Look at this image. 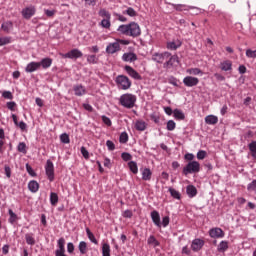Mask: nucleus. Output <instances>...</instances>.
I'll return each mask as SVG.
<instances>
[{
  "instance_id": "33",
  "label": "nucleus",
  "mask_w": 256,
  "mask_h": 256,
  "mask_svg": "<svg viewBox=\"0 0 256 256\" xmlns=\"http://www.w3.org/2000/svg\"><path fill=\"white\" fill-rule=\"evenodd\" d=\"M50 203H51V205H53V207H55V205H57V203H59V196L57 195V193L51 192Z\"/></svg>"
},
{
  "instance_id": "46",
  "label": "nucleus",
  "mask_w": 256,
  "mask_h": 256,
  "mask_svg": "<svg viewBox=\"0 0 256 256\" xmlns=\"http://www.w3.org/2000/svg\"><path fill=\"white\" fill-rule=\"evenodd\" d=\"M169 192L174 199H181V193H179V191L169 188Z\"/></svg>"
},
{
  "instance_id": "27",
  "label": "nucleus",
  "mask_w": 256,
  "mask_h": 256,
  "mask_svg": "<svg viewBox=\"0 0 256 256\" xmlns=\"http://www.w3.org/2000/svg\"><path fill=\"white\" fill-rule=\"evenodd\" d=\"M173 115H174V118L177 119L178 121H183L185 119V114L183 113V111L179 109H175L173 111Z\"/></svg>"
},
{
  "instance_id": "31",
  "label": "nucleus",
  "mask_w": 256,
  "mask_h": 256,
  "mask_svg": "<svg viewBox=\"0 0 256 256\" xmlns=\"http://www.w3.org/2000/svg\"><path fill=\"white\" fill-rule=\"evenodd\" d=\"M128 167H129L130 171L134 173V175H137V173H139V168L137 167V162L130 161L128 163Z\"/></svg>"
},
{
  "instance_id": "13",
  "label": "nucleus",
  "mask_w": 256,
  "mask_h": 256,
  "mask_svg": "<svg viewBox=\"0 0 256 256\" xmlns=\"http://www.w3.org/2000/svg\"><path fill=\"white\" fill-rule=\"evenodd\" d=\"M35 6H28L22 10V16L24 19H31L35 15Z\"/></svg>"
},
{
  "instance_id": "47",
  "label": "nucleus",
  "mask_w": 256,
  "mask_h": 256,
  "mask_svg": "<svg viewBox=\"0 0 256 256\" xmlns=\"http://www.w3.org/2000/svg\"><path fill=\"white\" fill-rule=\"evenodd\" d=\"M127 141H129V135L127 134V132H122L120 134L119 142L120 143H127Z\"/></svg>"
},
{
  "instance_id": "41",
  "label": "nucleus",
  "mask_w": 256,
  "mask_h": 256,
  "mask_svg": "<svg viewBox=\"0 0 256 256\" xmlns=\"http://www.w3.org/2000/svg\"><path fill=\"white\" fill-rule=\"evenodd\" d=\"M189 75H203V71L199 68H190L187 70Z\"/></svg>"
},
{
  "instance_id": "22",
  "label": "nucleus",
  "mask_w": 256,
  "mask_h": 256,
  "mask_svg": "<svg viewBox=\"0 0 256 256\" xmlns=\"http://www.w3.org/2000/svg\"><path fill=\"white\" fill-rule=\"evenodd\" d=\"M152 175H153V172H151V169L144 168L142 170V180L143 181H151Z\"/></svg>"
},
{
  "instance_id": "54",
  "label": "nucleus",
  "mask_w": 256,
  "mask_h": 256,
  "mask_svg": "<svg viewBox=\"0 0 256 256\" xmlns=\"http://www.w3.org/2000/svg\"><path fill=\"white\" fill-rule=\"evenodd\" d=\"M26 171L31 175V177H36L37 173H35V170L31 167V165L26 164Z\"/></svg>"
},
{
  "instance_id": "19",
  "label": "nucleus",
  "mask_w": 256,
  "mask_h": 256,
  "mask_svg": "<svg viewBox=\"0 0 256 256\" xmlns=\"http://www.w3.org/2000/svg\"><path fill=\"white\" fill-rule=\"evenodd\" d=\"M38 64H40V68L42 67L43 69H49V67L53 65V59L44 58L40 62H38Z\"/></svg>"
},
{
  "instance_id": "50",
  "label": "nucleus",
  "mask_w": 256,
  "mask_h": 256,
  "mask_svg": "<svg viewBox=\"0 0 256 256\" xmlns=\"http://www.w3.org/2000/svg\"><path fill=\"white\" fill-rule=\"evenodd\" d=\"M9 43H11V37L0 38V47H3V45H9Z\"/></svg>"
},
{
  "instance_id": "42",
  "label": "nucleus",
  "mask_w": 256,
  "mask_h": 256,
  "mask_svg": "<svg viewBox=\"0 0 256 256\" xmlns=\"http://www.w3.org/2000/svg\"><path fill=\"white\" fill-rule=\"evenodd\" d=\"M101 27H103L104 29H109L111 27V19L109 18H104L101 23H100Z\"/></svg>"
},
{
  "instance_id": "12",
  "label": "nucleus",
  "mask_w": 256,
  "mask_h": 256,
  "mask_svg": "<svg viewBox=\"0 0 256 256\" xmlns=\"http://www.w3.org/2000/svg\"><path fill=\"white\" fill-rule=\"evenodd\" d=\"M175 63H179V56L178 55H171L168 60L163 64L164 69H171Z\"/></svg>"
},
{
  "instance_id": "8",
  "label": "nucleus",
  "mask_w": 256,
  "mask_h": 256,
  "mask_svg": "<svg viewBox=\"0 0 256 256\" xmlns=\"http://www.w3.org/2000/svg\"><path fill=\"white\" fill-rule=\"evenodd\" d=\"M209 236L212 239H223L225 237V232L221 228H212L209 230Z\"/></svg>"
},
{
  "instance_id": "10",
  "label": "nucleus",
  "mask_w": 256,
  "mask_h": 256,
  "mask_svg": "<svg viewBox=\"0 0 256 256\" xmlns=\"http://www.w3.org/2000/svg\"><path fill=\"white\" fill-rule=\"evenodd\" d=\"M119 51H121V44H119V41L110 43L106 47V53H109L110 55H113L114 53H117Z\"/></svg>"
},
{
  "instance_id": "64",
  "label": "nucleus",
  "mask_w": 256,
  "mask_h": 256,
  "mask_svg": "<svg viewBox=\"0 0 256 256\" xmlns=\"http://www.w3.org/2000/svg\"><path fill=\"white\" fill-rule=\"evenodd\" d=\"M169 221H170L169 216L163 217V219H162L163 227H167V225H169Z\"/></svg>"
},
{
  "instance_id": "60",
  "label": "nucleus",
  "mask_w": 256,
  "mask_h": 256,
  "mask_svg": "<svg viewBox=\"0 0 256 256\" xmlns=\"http://www.w3.org/2000/svg\"><path fill=\"white\" fill-rule=\"evenodd\" d=\"M248 191H256V180H253L250 184L247 186Z\"/></svg>"
},
{
  "instance_id": "17",
  "label": "nucleus",
  "mask_w": 256,
  "mask_h": 256,
  "mask_svg": "<svg viewBox=\"0 0 256 256\" xmlns=\"http://www.w3.org/2000/svg\"><path fill=\"white\" fill-rule=\"evenodd\" d=\"M38 69H40L39 62H30L26 66L25 71H26V73H33L34 71H38Z\"/></svg>"
},
{
  "instance_id": "44",
  "label": "nucleus",
  "mask_w": 256,
  "mask_h": 256,
  "mask_svg": "<svg viewBox=\"0 0 256 256\" xmlns=\"http://www.w3.org/2000/svg\"><path fill=\"white\" fill-rule=\"evenodd\" d=\"M176 127H177V124L175 123V121L169 120L167 122V126H166L167 131H175Z\"/></svg>"
},
{
  "instance_id": "58",
  "label": "nucleus",
  "mask_w": 256,
  "mask_h": 256,
  "mask_svg": "<svg viewBox=\"0 0 256 256\" xmlns=\"http://www.w3.org/2000/svg\"><path fill=\"white\" fill-rule=\"evenodd\" d=\"M102 121L105 125H107V127H111L112 125V122H111V119L107 116H102Z\"/></svg>"
},
{
  "instance_id": "5",
  "label": "nucleus",
  "mask_w": 256,
  "mask_h": 256,
  "mask_svg": "<svg viewBox=\"0 0 256 256\" xmlns=\"http://www.w3.org/2000/svg\"><path fill=\"white\" fill-rule=\"evenodd\" d=\"M169 57H171V53L169 52H164V53H154L152 55V61H155L156 63H165V61H167V59H169Z\"/></svg>"
},
{
  "instance_id": "38",
  "label": "nucleus",
  "mask_w": 256,
  "mask_h": 256,
  "mask_svg": "<svg viewBox=\"0 0 256 256\" xmlns=\"http://www.w3.org/2000/svg\"><path fill=\"white\" fill-rule=\"evenodd\" d=\"M249 151L252 153V157H254V159H256V141H252L249 145H248Z\"/></svg>"
},
{
  "instance_id": "2",
  "label": "nucleus",
  "mask_w": 256,
  "mask_h": 256,
  "mask_svg": "<svg viewBox=\"0 0 256 256\" xmlns=\"http://www.w3.org/2000/svg\"><path fill=\"white\" fill-rule=\"evenodd\" d=\"M120 105L122 107H125L126 109H133L135 107V103L137 101V96L133 94H123L120 99Z\"/></svg>"
},
{
  "instance_id": "1",
  "label": "nucleus",
  "mask_w": 256,
  "mask_h": 256,
  "mask_svg": "<svg viewBox=\"0 0 256 256\" xmlns=\"http://www.w3.org/2000/svg\"><path fill=\"white\" fill-rule=\"evenodd\" d=\"M118 32L128 37H139L141 35V27L136 22L122 24L118 27Z\"/></svg>"
},
{
  "instance_id": "51",
  "label": "nucleus",
  "mask_w": 256,
  "mask_h": 256,
  "mask_svg": "<svg viewBox=\"0 0 256 256\" xmlns=\"http://www.w3.org/2000/svg\"><path fill=\"white\" fill-rule=\"evenodd\" d=\"M60 141L61 143H70L71 140L69 139V135L67 133H63L61 136H60Z\"/></svg>"
},
{
  "instance_id": "15",
  "label": "nucleus",
  "mask_w": 256,
  "mask_h": 256,
  "mask_svg": "<svg viewBox=\"0 0 256 256\" xmlns=\"http://www.w3.org/2000/svg\"><path fill=\"white\" fill-rule=\"evenodd\" d=\"M125 71L130 77H132V79H136V81H141L142 77L139 75V72L133 69V67L125 66Z\"/></svg>"
},
{
  "instance_id": "7",
  "label": "nucleus",
  "mask_w": 256,
  "mask_h": 256,
  "mask_svg": "<svg viewBox=\"0 0 256 256\" xmlns=\"http://www.w3.org/2000/svg\"><path fill=\"white\" fill-rule=\"evenodd\" d=\"M46 175L49 181H54L55 179V167L53 166V162L51 160H47L45 166Z\"/></svg>"
},
{
  "instance_id": "18",
  "label": "nucleus",
  "mask_w": 256,
  "mask_h": 256,
  "mask_svg": "<svg viewBox=\"0 0 256 256\" xmlns=\"http://www.w3.org/2000/svg\"><path fill=\"white\" fill-rule=\"evenodd\" d=\"M151 219L156 227H161V216L156 210L151 212Z\"/></svg>"
},
{
  "instance_id": "30",
  "label": "nucleus",
  "mask_w": 256,
  "mask_h": 256,
  "mask_svg": "<svg viewBox=\"0 0 256 256\" xmlns=\"http://www.w3.org/2000/svg\"><path fill=\"white\" fill-rule=\"evenodd\" d=\"M181 47V42H168L167 43V49H170L171 51H177Z\"/></svg>"
},
{
  "instance_id": "37",
  "label": "nucleus",
  "mask_w": 256,
  "mask_h": 256,
  "mask_svg": "<svg viewBox=\"0 0 256 256\" xmlns=\"http://www.w3.org/2000/svg\"><path fill=\"white\" fill-rule=\"evenodd\" d=\"M147 243L148 245H153V247H159V245H161L155 236H150L147 240Z\"/></svg>"
},
{
  "instance_id": "29",
  "label": "nucleus",
  "mask_w": 256,
  "mask_h": 256,
  "mask_svg": "<svg viewBox=\"0 0 256 256\" xmlns=\"http://www.w3.org/2000/svg\"><path fill=\"white\" fill-rule=\"evenodd\" d=\"M86 233H87V237H88V239H90L91 243H94V245H99L97 238H95V235L93 234V232H91V230L89 228H86Z\"/></svg>"
},
{
  "instance_id": "43",
  "label": "nucleus",
  "mask_w": 256,
  "mask_h": 256,
  "mask_svg": "<svg viewBox=\"0 0 256 256\" xmlns=\"http://www.w3.org/2000/svg\"><path fill=\"white\" fill-rule=\"evenodd\" d=\"M176 11H187V5L185 4H171Z\"/></svg>"
},
{
  "instance_id": "35",
  "label": "nucleus",
  "mask_w": 256,
  "mask_h": 256,
  "mask_svg": "<svg viewBox=\"0 0 256 256\" xmlns=\"http://www.w3.org/2000/svg\"><path fill=\"white\" fill-rule=\"evenodd\" d=\"M78 249L81 255H85L87 253V242L81 241L78 245Z\"/></svg>"
},
{
  "instance_id": "9",
  "label": "nucleus",
  "mask_w": 256,
  "mask_h": 256,
  "mask_svg": "<svg viewBox=\"0 0 256 256\" xmlns=\"http://www.w3.org/2000/svg\"><path fill=\"white\" fill-rule=\"evenodd\" d=\"M183 83L186 87H197V85H199V78L192 77V76H186L183 79Z\"/></svg>"
},
{
  "instance_id": "52",
  "label": "nucleus",
  "mask_w": 256,
  "mask_h": 256,
  "mask_svg": "<svg viewBox=\"0 0 256 256\" xmlns=\"http://www.w3.org/2000/svg\"><path fill=\"white\" fill-rule=\"evenodd\" d=\"M121 158L123 159V161H131L133 159V156L128 152H124L121 154Z\"/></svg>"
},
{
  "instance_id": "48",
  "label": "nucleus",
  "mask_w": 256,
  "mask_h": 256,
  "mask_svg": "<svg viewBox=\"0 0 256 256\" xmlns=\"http://www.w3.org/2000/svg\"><path fill=\"white\" fill-rule=\"evenodd\" d=\"M246 57H248L249 59H256V50L247 49Z\"/></svg>"
},
{
  "instance_id": "34",
  "label": "nucleus",
  "mask_w": 256,
  "mask_h": 256,
  "mask_svg": "<svg viewBox=\"0 0 256 256\" xmlns=\"http://www.w3.org/2000/svg\"><path fill=\"white\" fill-rule=\"evenodd\" d=\"M17 151L23 153V155H27V144H25V142H20L17 146Z\"/></svg>"
},
{
  "instance_id": "4",
  "label": "nucleus",
  "mask_w": 256,
  "mask_h": 256,
  "mask_svg": "<svg viewBox=\"0 0 256 256\" xmlns=\"http://www.w3.org/2000/svg\"><path fill=\"white\" fill-rule=\"evenodd\" d=\"M116 84L119 89L123 91H127V89H131V80L129 77L125 75H119L116 77Z\"/></svg>"
},
{
  "instance_id": "3",
  "label": "nucleus",
  "mask_w": 256,
  "mask_h": 256,
  "mask_svg": "<svg viewBox=\"0 0 256 256\" xmlns=\"http://www.w3.org/2000/svg\"><path fill=\"white\" fill-rule=\"evenodd\" d=\"M199 171H201V164L197 161H191L183 168L182 173L187 177V175L199 173Z\"/></svg>"
},
{
  "instance_id": "39",
  "label": "nucleus",
  "mask_w": 256,
  "mask_h": 256,
  "mask_svg": "<svg viewBox=\"0 0 256 256\" xmlns=\"http://www.w3.org/2000/svg\"><path fill=\"white\" fill-rule=\"evenodd\" d=\"M25 239L27 245H35V238L33 237V234L27 233L25 234Z\"/></svg>"
},
{
  "instance_id": "40",
  "label": "nucleus",
  "mask_w": 256,
  "mask_h": 256,
  "mask_svg": "<svg viewBox=\"0 0 256 256\" xmlns=\"http://www.w3.org/2000/svg\"><path fill=\"white\" fill-rule=\"evenodd\" d=\"M99 17H104L105 19H111V13L106 9H100L98 12Z\"/></svg>"
},
{
  "instance_id": "36",
  "label": "nucleus",
  "mask_w": 256,
  "mask_h": 256,
  "mask_svg": "<svg viewBox=\"0 0 256 256\" xmlns=\"http://www.w3.org/2000/svg\"><path fill=\"white\" fill-rule=\"evenodd\" d=\"M2 30L5 31V33H9L11 29H13V22L8 21L2 24Z\"/></svg>"
},
{
  "instance_id": "21",
  "label": "nucleus",
  "mask_w": 256,
  "mask_h": 256,
  "mask_svg": "<svg viewBox=\"0 0 256 256\" xmlns=\"http://www.w3.org/2000/svg\"><path fill=\"white\" fill-rule=\"evenodd\" d=\"M220 69L222 71H231L233 69V63L230 60H225L220 63Z\"/></svg>"
},
{
  "instance_id": "14",
  "label": "nucleus",
  "mask_w": 256,
  "mask_h": 256,
  "mask_svg": "<svg viewBox=\"0 0 256 256\" xmlns=\"http://www.w3.org/2000/svg\"><path fill=\"white\" fill-rule=\"evenodd\" d=\"M55 256H66L65 255V238L58 240V249L55 251Z\"/></svg>"
},
{
  "instance_id": "55",
  "label": "nucleus",
  "mask_w": 256,
  "mask_h": 256,
  "mask_svg": "<svg viewBox=\"0 0 256 256\" xmlns=\"http://www.w3.org/2000/svg\"><path fill=\"white\" fill-rule=\"evenodd\" d=\"M205 157H207V152L205 150L198 151L197 159L203 160V159H205Z\"/></svg>"
},
{
  "instance_id": "59",
  "label": "nucleus",
  "mask_w": 256,
  "mask_h": 256,
  "mask_svg": "<svg viewBox=\"0 0 256 256\" xmlns=\"http://www.w3.org/2000/svg\"><path fill=\"white\" fill-rule=\"evenodd\" d=\"M122 215L125 219H131L133 217V211L125 210Z\"/></svg>"
},
{
  "instance_id": "6",
  "label": "nucleus",
  "mask_w": 256,
  "mask_h": 256,
  "mask_svg": "<svg viewBox=\"0 0 256 256\" xmlns=\"http://www.w3.org/2000/svg\"><path fill=\"white\" fill-rule=\"evenodd\" d=\"M64 59H81L83 57V52L79 49L75 48L71 51L67 52L66 54H61Z\"/></svg>"
},
{
  "instance_id": "56",
  "label": "nucleus",
  "mask_w": 256,
  "mask_h": 256,
  "mask_svg": "<svg viewBox=\"0 0 256 256\" xmlns=\"http://www.w3.org/2000/svg\"><path fill=\"white\" fill-rule=\"evenodd\" d=\"M106 146L109 151H115V143H113V141L111 140L106 141Z\"/></svg>"
},
{
  "instance_id": "28",
  "label": "nucleus",
  "mask_w": 256,
  "mask_h": 256,
  "mask_svg": "<svg viewBox=\"0 0 256 256\" xmlns=\"http://www.w3.org/2000/svg\"><path fill=\"white\" fill-rule=\"evenodd\" d=\"M229 249V242L227 241H221L220 244L218 245V251L219 253H225Z\"/></svg>"
},
{
  "instance_id": "23",
  "label": "nucleus",
  "mask_w": 256,
  "mask_h": 256,
  "mask_svg": "<svg viewBox=\"0 0 256 256\" xmlns=\"http://www.w3.org/2000/svg\"><path fill=\"white\" fill-rule=\"evenodd\" d=\"M28 189L31 193H37L39 191V183L35 180H32L28 183Z\"/></svg>"
},
{
  "instance_id": "11",
  "label": "nucleus",
  "mask_w": 256,
  "mask_h": 256,
  "mask_svg": "<svg viewBox=\"0 0 256 256\" xmlns=\"http://www.w3.org/2000/svg\"><path fill=\"white\" fill-rule=\"evenodd\" d=\"M205 245V241L201 240L199 238H196L192 241L191 249L194 252L201 251L203 249V246Z\"/></svg>"
},
{
  "instance_id": "16",
  "label": "nucleus",
  "mask_w": 256,
  "mask_h": 256,
  "mask_svg": "<svg viewBox=\"0 0 256 256\" xmlns=\"http://www.w3.org/2000/svg\"><path fill=\"white\" fill-rule=\"evenodd\" d=\"M137 54L133 52L124 53L122 56V60L126 63H134V61H137Z\"/></svg>"
},
{
  "instance_id": "24",
  "label": "nucleus",
  "mask_w": 256,
  "mask_h": 256,
  "mask_svg": "<svg viewBox=\"0 0 256 256\" xmlns=\"http://www.w3.org/2000/svg\"><path fill=\"white\" fill-rule=\"evenodd\" d=\"M186 193L188 197L193 198L197 195V188L193 185H188L186 187Z\"/></svg>"
},
{
  "instance_id": "32",
  "label": "nucleus",
  "mask_w": 256,
  "mask_h": 256,
  "mask_svg": "<svg viewBox=\"0 0 256 256\" xmlns=\"http://www.w3.org/2000/svg\"><path fill=\"white\" fill-rule=\"evenodd\" d=\"M102 255L103 256H111V246H109V244L104 243L102 245Z\"/></svg>"
},
{
  "instance_id": "45",
  "label": "nucleus",
  "mask_w": 256,
  "mask_h": 256,
  "mask_svg": "<svg viewBox=\"0 0 256 256\" xmlns=\"http://www.w3.org/2000/svg\"><path fill=\"white\" fill-rule=\"evenodd\" d=\"M8 213L10 215L9 223H11V224L15 223V221H17V214H15V212H13L12 209H9Z\"/></svg>"
},
{
  "instance_id": "57",
  "label": "nucleus",
  "mask_w": 256,
  "mask_h": 256,
  "mask_svg": "<svg viewBox=\"0 0 256 256\" xmlns=\"http://www.w3.org/2000/svg\"><path fill=\"white\" fill-rule=\"evenodd\" d=\"M80 151H81V154L83 155L84 159H89V151H87V148L82 146Z\"/></svg>"
},
{
  "instance_id": "20",
  "label": "nucleus",
  "mask_w": 256,
  "mask_h": 256,
  "mask_svg": "<svg viewBox=\"0 0 256 256\" xmlns=\"http://www.w3.org/2000/svg\"><path fill=\"white\" fill-rule=\"evenodd\" d=\"M205 123L207 125H217V123H219V118L215 115H208L205 117Z\"/></svg>"
},
{
  "instance_id": "61",
  "label": "nucleus",
  "mask_w": 256,
  "mask_h": 256,
  "mask_svg": "<svg viewBox=\"0 0 256 256\" xmlns=\"http://www.w3.org/2000/svg\"><path fill=\"white\" fill-rule=\"evenodd\" d=\"M6 106L10 111H15V107H17V104L15 102H7Z\"/></svg>"
},
{
  "instance_id": "63",
  "label": "nucleus",
  "mask_w": 256,
  "mask_h": 256,
  "mask_svg": "<svg viewBox=\"0 0 256 256\" xmlns=\"http://www.w3.org/2000/svg\"><path fill=\"white\" fill-rule=\"evenodd\" d=\"M67 251L68 253H73V251H75V245L72 242L67 244Z\"/></svg>"
},
{
  "instance_id": "25",
  "label": "nucleus",
  "mask_w": 256,
  "mask_h": 256,
  "mask_svg": "<svg viewBox=\"0 0 256 256\" xmlns=\"http://www.w3.org/2000/svg\"><path fill=\"white\" fill-rule=\"evenodd\" d=\"M74 93L77 97H81L85 95L86 93L85 87H83V85L74 86Z\"/></svg>"
},
{
  "instance_id": "62",
  "label": "nucleus",
  "mask_w": 256,
  "mask_h": 256,
  "mask_svg": "<svg viewBox=\"0 0 256 256\" xmlns=\"http://www.w3.org/2000/svg\"><path fill=\"white\" fill-rule=\"evenodd\" d=\"M2 97H4V99H13V94L10 91H4Z\"/></svg>"
},
{
  "instance_id": "49",
  "label": "nucleus",
  "mask_w": 256,
  "mask_h": 256,
  "mask_svg": "<svg viewBox=\"0 0 256 256\" xmlns=\"http://www.w3.org/2000/svg\"><path fill=\"white\" fill-rule=\"evenodd\" d=\"M87 61H88V63L95 65V64H97L98 59H97L96 55H88Z\"/></svg>"
},
{
  "instance_id": "26",
  "label": "nucleus",
  "mask_w": 256,
  "mask_h": 256,
  "mask_svg": "<svg viewBox=\"0 0 256 256\" xmlns=\"http://www.w3.org/2000/svg\"><path fill=\"white\" fill-rule=\"evenodd\" d=\"M135 129L137 131H145L147 129V123H145L143 120H138L135 123Z\"/></svg>"
},
{
  "instance_id": "53",
  "label": "nucleus",
  "mask_w": 256,
  "mask_h": 256,
  "mask_svg": "<svg viewBox=\"0 0 256 256\" xmlns=\"http://www.w3.org/2000/svg\"><path fill=\"white\" fill-rule=\"evenodd\" d=\"M126 15H129V17H137V11H135V9H133L132 7H129L126 10Z\"/></svg>"
}]
</instances>
